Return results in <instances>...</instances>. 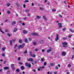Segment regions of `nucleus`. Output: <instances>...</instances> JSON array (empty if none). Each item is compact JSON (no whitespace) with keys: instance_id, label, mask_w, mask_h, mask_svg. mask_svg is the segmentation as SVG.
Wrapping results in <instances>:
<instances>
[{"instance_id":"obj_1","label":"nucleus","mask_w":74,"mask_h":74,"mask_svg":"<svg viewBox=\"0 0 74 74\" xmlns=\"http://www.w3.org/2000/svg\"><path fill=\"white\" fill-rule=\"evenodd\" d=\"M25 45V44L24 43L22 44V45H19V46H18V49H21H21H22L23 48V46Z\"/></svg>"},{"instance_id":"obj_2","label":"nucleus","mask_w":74,"mask_h":74,"mask_svg":"<svg viewBox=\"0 0 74 74\" xmlns=\"http://www.w3.org/2000/svg\"><path fill=\"white\" fill-rule=\"evenodd\" d=\"M25 65L27 67H29V68H30V67H31V64L30 63H28L26 62L25 63Z\"/></svg>"},{"instance_id":"obj_3","label":"nucleus","mask_w":74,"mask_h":74,"mask_svg":"<svg viewBox=\"0 0 74 74\" xmlns=\"http://www.w3.org/2000/svg\"><path fill=\"white\" fill-rule=\"evenodd\" d=\"M29 55L31 57H33V58H35L36 57V55L34 54H32V52H30L29 53Z\"/></svg>"},{"instance_id":"obj_4","label":"nucleus","mask_w":74,"mask_h":74,"mask_svg":"<svg viewBox=\"0 0 74 74\" xmlns=\"http://www.w3.org/2000/svg\"><path fill=\"white\" fill-rule=\"evenodd\" d=\"M31 34L32 35V36H38V34L35 32H33L31 33Z\"/></svg>"},{"instance_id":"obj_5","label":"nucleus","mask_w":74,"mask_h":74,"mask_svg":"<svg viewBox=\"0 0 74 74\" xmlns=\"http://www.w3.org/2000/svg\"><path fill=\"white\" fill-rule=\"evenodd\" d=\"M52 48L51 47H49V49L47 51V53H49L50 52H51V51H52Z\"/></svg>"},{"instance_id":"obj_6","label":"nucleus","mask_w":74,"mask_h":74,"mask_svg":"<svg viewBox=\"0 0 74 74\" xmlns=\"http://www.w3.org/2000/svg\"><path fill=\"white\" fill-rule=\"evenodd\" d=\"M62 23H58V27L59 29V28H62Z\"/></svg>"},{"instance_id":"obj_7","label":"nucleus","mask_w":74,"mask_h":74,"mask_svg":"<svg viewBox=\"0 0 74 74\" xmlns=\"http://www.w3.org/2000/svg\"><path fill=\"white\" fill-rule=\"evenodd\" d=\"M11 69H12L13 70H15V68L14 67V64H12L11 66Z\"/></svg>"},{"instance_id":"obj_8","label":"nucleus","mask_w":74,"mask_h":74,"mask_svg":"<svg viewBox=\"0 0 74 74\" xmlns=\"http://www.w3.org/2000/svg\"><path fill=\"white\" fill-rule=\"evenodd\" d=\"M61 54L63 56H66V52L64 51H62Z\"/></svg>"},{"instance_id":"obj_9","label":"nucleus","mask_w":74,"mask_h":74,"mask_svg":"<svg viewBox=\"0 0 74 74\" xmlns=\"http://www.w3.org/2000/svg\"><path fill=\"white\" fill-rule=\"evenodd\" d=\"M59 36L58 34H57L56 36V38L55 39L56 41H57L59 40Z\"/></svg>"},{"instance_id":"obj_10","label":"nucleus","mask_w":74,"mask_h":74,"mask_svg":"<svg viewBox=\"0 0 74 74\" xmlns=\"http://www.w3.org/2000/svg\"><path fill=\"white\" fill-rule=\"evenodd\" d=\"M28 62L29 61H31L32 62H34V60H33V59L32 58H29L28 60Z\"/></svg>"},{"instance_id":"obj_11","label":"nucleus","mask_w":74,"mask_h":74,"mask_svg":"<svg viewBox=\"0 0 74 74\" xmlns=\"http://www.w3.org/2000/svg\"><path fill=\"white\" fill-rule=\"evenodd\" d=\"M27 31L26 30H23V33L24 34H27Z\"/></svg>"},{"instance_id":"obj_12","label":"nucleus","mask_w":74,"mask_h":74,"mask_svg":"<svg viewBox=\"0 0 74 74\" xmlns=\"http://www.w3.org/2000/svg\"><path fill=\"white\" fill-rule=\"evenodd\" d=\"M36 19H41V17L39 16H36Z\"/></svg>"},{"instance_id":"obj_13","label":"nucleus","mask_w":74,"mask_h":74,"mask_svg":"<svg viewBox=\"0 0 74 74\" xmlns=\"http://www.w3.org/2000/svg\"><path fill=\"white\" fill-rule=\"evenodd\" d=\"M55 64L54 63H50V65L51 66H55Z\"/></svg>"},{"instance_id":"obj_14","label":"nucleus","mask_w":74,"mask_h":74,"mask_svg":"<svg viewBox=\"0 0 74 74\" xmlns=\"http://www.w3.org/2000/svg\"><path fill=\"white\" fill-rule=\"evenodd\" d=\"M21 70H25V67H24L23 66H21Z\"/></svg>"},{"instance_id":"obj_15","label":"nucleus","mask_w":74,"mask_h":74,"mask_svg":"<svg viewBox=\"0 0 74 74\" xmlns=\"http://www.w3.org/2000/svg\"><path fill=\"white\" fill-rule=\"evenodd\" d=\"M16 5L17 6V7H19L20 5L19 3H16Z\"/></svg>"},{"instance_id":"obj_16","label":"nucleus","mask_w":74,"mask_h":74,"mask_svg":"<svg viewBox=\"0 0 74 74\" xmlns=\"http://www.w3.org/2000/svg\"><path fill=\"white\" fill-rule=\"evenodd\" d=\"M3 69L5 70H9V67L8 66L5 67L3 68Z\"/></svg>"},{"instance_id":"obj_17","label":"nucleus","mask_w":74,"mask_h":74,"mask_svg":"<svg viewBox=\"0 0 74 74\" xmlns=\"http://www.w3.org/2000/svg\"><path fill=\"white\" fill-rule=\"evenodd\" d=\"M40 44H43L44 43V40H40Z\"/></svg>"},{"instance_id":"obj_18","label":"nucleus","mask_w":74,"mask_h":74,"mask_svg":"<svg viewBox=\"0 0 74 74\" xmlns=\"http://www.w3.org/2000/svg\"><path fill=\"white\" fill-rule=\"evenodd\" d=\"M42 18H43L44 19L45 21H47V18H46V17H45V16H43Z\"/></svg>"},{"instance_id":"obj_19","label":"nucleus","mask_w":74,"mask_h":74,"mask_svg":"<svg viewBox=\"0 0 74 74\" xmlns=\"http://www.w3.org/2000/svg\"><path fill=\"white\" fill-rule=\"evenodd\" d=\"M39 10H41V11H43V10H44V8L40 7L39 8Z\"/></svg>"},{"instance_id":"obj_20","label":"nucleus","mask_w":74,"mask_h":74,"mask_svg":"<svg viewBox=\"0 0 74 74\" xmlns=\"http://www.w3.org/2000/svg\"><path fill=\"white\" fill-rule=\"evenodd\" d=\"M62 44L63 45H67V43L66 42H63L62 43Z\"/></svg>"},{"instance_id":"obj_21","label":"nucleus","mask_w":74,"mask_h":74,"mask_svg":"<svg viewBox=\"0 0 74 74\" xmlns=\"http://www.w3.org/2000/svg\"><path fill=\"white\" fill-rule=\"evenodd\" d=\"M27 53V49H26L25 51L23 52V53L24 54H26V53Z\"/></svg>"},{"instance_id":"obj_22","label":"nucleus","mask_w":74,"mask_h":74,"mask_svg":"<svg viewBox=\"0 0 74 74\" xmlns=\"http://www.w3.org/2000/svg\"><path fill=\"white\" fill-rule=\"evenodd\" d=\"M16 31H17V28H16V27H15L14 29L13 32H16Z\"/></svg>"},{"instance_id":"obj_23","label":"nucleus","mask_w":74,"mask_h":74,"mask_svg":"<svg viewBox=\"0 0 74 74\" xmlns=\"http://www.w3.org/2000/svg\"><path fill=\"white\" fill-rule=\"evenodd\" d=\"M70 32H72V33H74V30L72 29H70Z\"/></svg>"},{"instance_id":"obj_24","label":"nucleus","mask_w":74,"mask_h":74,"mask_svg":"<svg viewBox=\"0 0 74 74\" xmlns=\"http://www.w3.org/2000/svg\"><path fill=\"white\" fill-rule=\"evenodd\" d=\"M22 40L21 39H20L18 41V42L20 44H22Z\"/></svg>"},{"instance_id":"obj_25","label":"nucleus","mask_w":74,"mask_h":74,"mask_svg":"<svg viewBox=\"0 0 74 74\" xmlns=\"http://www.w3.org/2000/svg\"><path fill=\"white\" fill-rule=\"evenodd\" d=\"M24 41L26 43H27L28 42V40L27 39H25L24 40Z\"/></svg>"},{"instance_id":"obj_26","label":"nucleus","mask_w":74,"mask_h":74,"mask_svg":"<svg viewBox=\"0 0 74 74\" xmlns=\"http://www.w3.org/2000/svg\"><path fill=\"white\" fill-rule=\"evenodd\" d=\"M12 24L13 25H14V24H16V22H15V21H14L12 23Z\"/></svg>"},{"instance_id":"obj_27","label":"nucleus","mask_w":74,"mask_h":74,"mask_svg":"<svg viewBox=\"0 0 74 74\" xmlns=\"http://www.w3.org/2000/svg\"><path fill=\"white\" fill-rule=\"evenodd\" d=\"M12 41L13 43H15V42L16 41V39H14V40H12Z\"/></svg>"},{"instance_id":"obj_28","label":"nucleus","mask_w":74,"mask_h":74,"mask_svg":"<svg viewBox=\"0 0 74 74\" xmlns=\"http://www.w3.org/2000/svg\"><path fill=\"white\" fill-rule=\"evenodd\" d=\"M66 28H64L62 29V30L63 32H65V31H66Z\"/></svg>"},{"instance_id":"obj_29","label":"nucleus","mask_w":74,"mask_h":74,"mask_svg":"<svg viewBox=\"0 0 74 74\" xmlns=\"http://www.w3.org/2000/svg\"><path fill=\"white\" fill-rule=\"evenodd\" d=\"M7 13L9 14H11V11L10 10H8L7 12Z\"/></svg>"},{"instance_id":"obj_30","label":"nucleus","mask_w":74,"mask_h":74,"mask_svg":"<svg viewBox=\"0 0 74 74\" xmlns=\"http://www.w3.org/2000/svg\"><path fill=\"white\" fill-rule=\"evenodd\" d=\"M63 40H67V37H64L62 38Z\"/></svg>"},{"instance_id":"obj_31","label":"nucleus","mask_w":74,"mask_h":74,"mask_svg":"<svg viewBox=\"0 0 74 74\" xmlns=\"http://www.w3.org/2000/svg\"><path fill=\"white\" fill-rule=\"evenodd\" d=\"M14 48H16L17 47V44H16L14 46Z\"/></svg>"},{"instance_id":"obj_32","label":"nucleus","mask_w":74,"mask_h":74,"mask_svg":"<svg viewBox=\"0 0 74 74\" xmlns=\"http://www.w3.org/2000/svg\"><path fill=\"white\" fill-rule=\"evenodd\" d=\"M55 69H56V70H58V66H55Z\"/></svg>"},{"instance_id":"obj_33","label":"nucleus","mask_w":74,"mask_h":74,"mask_svg":"<svg viewBox=\"0 0 74 74\" xmlns=\"http://www.w3.org/2000/svg\"><path fill=\"white\" fill-rule=\"evenodd\" d=\"M45 67L44 66H42V67L40 66V69H44Z\"/></svg>"},{"instance_id":"obj_34","label":"nucleus","mask_w":74,"mask_h":74,"mask_svg":"<svg viewBox=\"0 0 74 74\" xmlns=\"http://www.w3.org/2000/svg\"><path fill=\"white\" fill-rule=\"evenodd\" d=\"M12 40H10V45H12Z\"/></svg>"},{"instance_id":"obj_35","label":"nucleus","mask_w":74,"mask_h":74,"mask_svg":"<svg viewBox=\"0 0 74 74\" xmlns=\"http://www.w3.org/2000/svg\"><path fill=\"white\" fill-rule=\"evenodd\" d=\"M41 62H44V58H41Z\"/></svg>"},{"instance_id":"obj_36","label":"nucleus","mask_w":74,"mask_h":74,"mask_svg":"<svg viewBox=\"0 0 74 74\" xmlns=\"http://www.w3.org/2000/svg\"><path fill=\"white\" fill-rule=\"evenodd\" d=\"M7 6H9L10 5V3H8L7 4Z\"/></svg>"},{"instance_id":"obj_37","label":"nucleus","mask_w":74,"mask_h":74,"mask_svg":"<svg viewBox=\"0 0 74 74\" xmlns=\"http://www.w3.org/2000/svg\"><path fill=\"white\" fill-rule=\"evenodd\" d=\"M16 71H17V72H19V71H20V70H19V69H17L16 70Z\"/></svg>"},{"instance_id":"obj_38","label":"nucleus","mask_w":74,"mask_h":74,"mask_svg":"<svg viewBox=\"0 0 74 74\" xmlns=\"http://www.w3.org/2000/svg\"><path fill=\"white\" fill-rule=\"evenodd\" d=\"M37 62H38V60H36L35 61L34 63L35 64H36V63H37Z\"/></svg>"},{"instance_id":"obj_39","label":"nucleus","mask_w":74,"mask_h":74,"mask_svg":"<svg viewBox=\"0 0 74 74\" xmlns=\"http://www.w3.org/2000/svg\"><path fill=\"white\" fill-rule=\"evenodd\" d=\"M71 36H72V35H69L68 36V37L69 38H71Z\"/></svg>"},{"instance_id":"obj_40","label":"nucleus","mask_w":74,"mask_h":74,"mask_svg":"<svg viewBox=\"0 0 74 74\" xmlns=\"http://www.w3.org/2000/svg\"><path fill=\"white\" fill-rule=\"evenodd\" d=\"M5 48H2V50L3 51H5Z\"/></svg>"},{"instance_id":"obj_41","label":"nucleus","mask_w":74,"mask_h":74,"mask_svg":"<svg viewBox=\"0 0 74 74\" xmlns=\"http://www.w3.org/2000/svg\"><path fill=\"white\" fill-rule=\"evenodd\" d=\"M2 55L3 57H5V54L4 53H3L2 54Z\"/></svg>"},{"instance_id":"obj_42","label":"nucleus","mask_w":74,"mask_h":74,"mask_svg":"<svg viewBox=\"0 0 74 74\" xmlns=\"http://www.w3.org/2000/svg\"><path fill=\"white\" fill-rule=\"evenodd\" d=\"M5 32H9V30H8V29H6L5 30Z\"/></svg>"},{"instance_id":"obj_43","label":"nucleus","mask_w":74,"mask_h":74,"mask_svg":"<svg viewBox=\"0 0 74 74\" xmlns=\"http://www.w3.org/2000/svg\"><path fill=\"white\" fill-rule=\"evenodd\" d=\"M29 11H30V10H26L25 12H29Z\"/></svg>"},{"instance_id":"obj_44","label":"nucleus","mask_w":74,"mask_h":74,"mask_svg":"<svg viewBox=\"0 0 74 74\" xmlns=\"http://www.w3.org/2000/svg\"><path fill=\"white\" fill-rule=\"evenodd\" d=\"M33 71H34V73H36V70L35 69H33L32 70Z\"/></svg>"},{"instance_id":"obj_45","label":"nucleus","mask_w":74,"mask_h":74,"mask_svg":"<svg viewBox=\"0 0 74 74\" xmlns=\"http://www.w3.org/2000/svg\"><path fill=\"white\" fill-rule=\"evenodd\" d=\"M64 3L65 4H67V1H64Z\"/></svg>"},{"instance_id":"obj_46","label":"nucleus","mask_w":74,"mask_h":74,"mask_svg":"<svg viewBox=\"0 0 74 74\" xmlns=\"http://www.w3.org/2000/svg\"><path fill=\"white\" fill-rule=\"evenodd\" d=\"M27 16H30V13H28L27 14Z\"/></svg>"},{"instance_id":"obj_47","label":"nucleus","mask_w":74,"mask_h":74,"mask_svg":"<svg viewBox=\"0 0 74 74\" xmlns=\"http://www.w3.org/2000/svg\"><path fill=\"white\" fill-rule=\"evenodd\" d=\"M47 65V63L45 62H44V66H46Z\"/></svg>"},{"instance_id":"obj_48","label":"nucleus","mask_w":74,"mask_h":74,"mask_svg":"<svg viewBox=\"0 0 74 74\" xmlns=\"http://www.w3.org/2000/svg\"><path fill=\"white\" fill-rule=\"evenodd\" d=\"M7 35L8 36H9V37H10V36H11V34H10L8 33L7 34Z\"/></svg>"},{"instance_id":"obj_49","label":"nucleus","mask_w":74,"mask_h":74,"mask_svg":"<svg viewBox=\"0 0 74 74\" xmlns=\"http://www.w3.org/2000/svg\"><path fill=\"white\" fill-rule=\"evenodd\" d=\"M33 45H36V42H33Z\"/></svg>"},{"instance_id":"obj_50","label":"nucleus","mask_w":74,"mask_h":74,"mask_svg":"<svg viewBox=\"0 0 74 74\" xmlns=\"http://www.w3.org/2000/svg\"><path fill=\"white\" fill-rule=\"evenodd\" d=\"M3 69H0V73H1L2 71H3Z\"/></svg>"},{"instance_id":"obj_51","label":"nucleus","mask_w":74,"mask_h":74,"mask_svg":"<svg viewBox=\"0 0 74 74\" xmlns=\"http://www.w3.org/2000/svg\"><path fill=\"white\" fill-rule=\"evenodd\" d=\"M59 16L61 18H62V16L60 14L59 15Z\"/></svg>"},{"instance_id":"obj_52","label":"nucleus","mask_w":74,"mask_h":74,"mask_svg":"<svg viewBox=\"0 0 74 74\" xmlns=\"http://www.w3.org/2000/svg\"><path fill=\"white\" fill-rule=\"evenodd\" d=\"M29 41H31V40H32V38H29Z\"/></svg>"},{"instance_id":"obj_53","label":"nucleus","mask_w":74,"mask_h":74,"mask_svg":"<svg viewBox=\"0 0 74 74\" xmlns=\"http://www.w3.org/2000/svg\"><path fill=\"white\" fill-rule=\"evenodd\" d=\"M42 52H45V50L44 49H42Z\"/></svg>"},{"instance_id":"obj_54","label":"nucleus","mask_w":74,"mask_h":74,"mask_svg":"<svg viewBox=\"0 0 74 74\" xmlns=\"http://www.w3.org/2000/svg\"><path fill=\"white\" fill-rule=\"evenodd\" d=\"M35 51H38V49H35Z\"/></svg>"},{"instance_id":"obj_55","label":"nucleus","mask_w":74,"mask_h":74,"mask_svg":"<svg viewBox=\"0 0 74 74\" xmlns=\"http://www.w3.org/2000/svg\"><path fill=\"white\" fill-rule=\"evenodd\" d=\"M7 73L8 74H9V73H10V71L9 70L8 71Z\"/></svg>"},{"instance_id":"obj_56","label":"nucleus","mask_w":74,"mask_h":74,"mask_svg":"<svg viewBox=\"0 0 74 74\" xmlns=\"http://www.w3.org/2000/svg\"><path fill=\"white\" fill-rule=\"evenodd\" d=\"M7 62V61H4L3 63L4 64H5V63Z\"/></svg>"},{"instance_id":"obj_57","label":"nucleus","mask_w":74,"mask_h":74,"mask_svg":"<svg viewBox=\"0 0 74 74\" xmlns=\"http://www.w3.org/2000/svg\"><path fill=\"white\" fill-rule=\"evenodd\" d=\"M19 22L20 23H22V22L21 20L19 21Z\"/></svg>"},{"instance_id":"obj_58","label":"nucleus","mask_w":74,"mask_h":74,"mask_svg":"<svg viewBox=\"0 0 74 74\" xmlns=\"http://www.w3.org/2000/svg\"><path fill=\"white\" fill-rule=\"evenodd\" d=\"M22 25L23 26H25V24L24 23H22Z\"/></svg>"},{"instance_id":"obj_59","label":"nucleus","mask_w":74,"mask_h":74,"mask_svg":"<svg viewBox=\"0 0 74 74\" xmlns=\"http://www.w3.org/2000/svg\"><path fill=\"white\" fill-rule=\"evenodd\" d=\"M18 60H21V57H19L18 59Z\"/></svg>"},{"instance_id":"obj_60","label":"nucleus","mask_w":74,"mask_h":74,"mask_svg":"<svg viewBox=\"0 0 74 74\" xmlns=\"http://www.w3.org/2000/svg\"><path fill=\"white\" fill-rule=\"evenodd\" d=\"M62 46L63 47H65V48H67V46H65V45H63Z\"/></svg>"},{"instance_id":"obj_61","label":"nucleus","mask_w":74,"mask_h":74,"mask_svg":"<svg viewBox=\"0 0 74 74\" xmlns=\"http://www.w3.org/2000/svg\"><path fill=\"white\" fill-rule=\"evenodd\" d=\"M52 11H53H53L55 12V11H56V10L55 9H53L52 10Z\"/></svg>"},{"instance_id":"obj_62","label":"nucleus","mask_w":74,"mask_h":74,"mask_svg":"<svg viewBox=\"0 0 74 74\" xmlns=\"http://www.w3.org/2000/svg\"><path fill=\"white\" fill-rule=\"evenodd\" d=\"M71 65L70 64H69L68 65V67H70Z\"/></svg>"},{"instance_id":"obj_63","label":"nucleus","mask_w":74,"mask_h":74,"mask_svg":"<svg viewBox=\"0 0 74 74\" xmlns=\"http://www.w3.org/2000/svg\"><path fill=\"white\" fill-rule=\"evenodd\" d=\"M32 6H34V3H32Z\"/></svg>"},{"instance_id":"obj_64","label":"nucleus","mask_w":74,"mask_h":74,"mask_svg":"<svg viewBox=\"0 0 74 74\" xmlns=\"http://www.w3.org/2000/svg\"><path fill=\"white\" fill-rule=\"evenodd\" d=\"M73 58H74V55H73V56H72V57L71 59H73Z\"/></svg>"}]
</instances>
